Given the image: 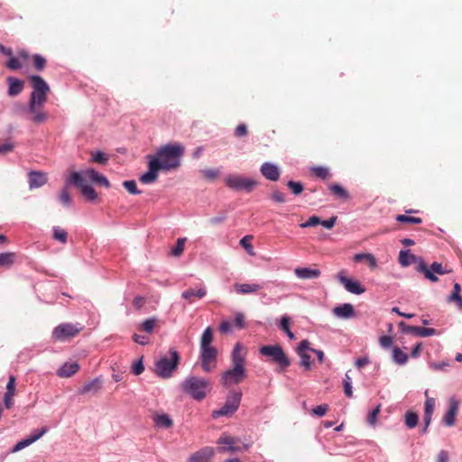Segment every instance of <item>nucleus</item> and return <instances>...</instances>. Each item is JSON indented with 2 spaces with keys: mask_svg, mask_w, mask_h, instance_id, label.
Returning a JSON list of instances; mask_svg holds the SVG:
<instances>
[{
  "mask_svg": "<svg viewBox=\"0 0 462 462\" xmlns=\"http://www.w3.org/2000/svg\"><path fill=\"white\" fill-rule=\"evenodd\" d=\"M183 152L184 148L179 143H169L161 147L156 157L150 160L148 171L140 177V181L143 184L152 183L157 180L160 170L169 171L177 168Z\"/></svg>",
  "mask_w": 462,
  "mask_h": 462,
  "instance_id": "obj_1",
  "label": "nucleus"
},
{
  "mask_svg": "<svg viewBox=\"0 0 462 462\" xmlns=\"http://www.w3.org/2000/svg\"><path fill=\"white\" fill-rule=\"evenodd\" d=\"M29 79L32 92L29 100L28 111L32 114L31 118L32 122L42 124L48 117L47 114L42 111V108L47 101L50 87L41 76L32 75L30 76Z\"/></svg>",
  "mask_w": 462,
  "mask_h": 462,
  "instance_id": "obj_2",
  "label": "nucleus"
},
{
  "mask_svg": "<svg viewBox=\"0 0 462 462\" xmlns=\"http://www.w3.org/2000/svg\"><path fill=\"white\" fill-rule=\"evenodd\" d=\"M180 385L184 393L198 402L204 400L211 390L209 382L204 377H187Z\"/></svg>",
  "mask_w": 462,
  "mask_h": 462,
  "instance_id": "obj_3",
  "label": "nucleus"
},
{
  "mask_svg": "<svg viewBox=\"0 0 462 462\" xmlns=\"http://www.w3.org/2000/svg\"><path fill=\"white\" fill-rule=\"evenodd\" d=\"M180 356L177 350L171 349L162 355L154 363V372L157 375H171L176 372Z\"/></svg>",
  "mask_w": 462,
  "mask_h": 462,
  "instance_id": "obj_4",
  "label": "nucleus"
},
{
  "mask_svg": "<svg viewBox=\"0 0 462 462\" xmlns=\"http://www.w3.org/2000/svg\"><path fill=\"white\" fill-rule=\"evenodd\" d=\"M241 399L242 391L240 389L229 391L225 404L221 408L214 410L211 417L215 420L220 417H231L238 410Z\"/></svg>",
  "mask_w": 462,
  "mask_h": 462,
  "instance_id": "obj_5",
  "label": "nucleus"
},
{
  "mask_svg": "<svg viewBox=\"0 0 462 462\" xmlns=\"http://www.w3.org/2000/svg\"><path fill=\"white\" fill-rule=\"evenodd\" d=\"M246 354V348L241 343H236L232 351V369L226 371L223 375H244Z\"/></svg>",
  "mask_w": 462,
  "mask_h": 462,
  "instance_id": "obj_6",
  "label": "nucleus"
},
{
  "mask_svg": "<svg viewBox=\"0 0 462 462\" xmlns=\"http://www.w3.org/2000/svg\"><path fill=\"white\" fill-rule=\"evenodd\" d=\"M260 354L264 356H269L271 360L278 365L282 369L290 365V360L283 352L282 348L278 345L263 346L260 348Z\"/></svg>",
  "mask_w": 462,
  "mask_h": 462,
  "instance_id": "obj_7",
  "label": "nucleus"
},
{
  "mask_svg": "<svg viewBox=\"0 0 462 462\" xmlns=\"http://www.w3.org/2000/svg\"><path fill=\"white\" fill-rule=\"evenodd\" d=\"M224 180L229 189L236 191L251 192L257 185L255 180L241 175H228Z\"/></svg>",
  "mask_w": 462,
  "mask_h": 462,
  "instance_id": "obj_8",
  "label": "nucleus"
},
{
  "mask_svg": "<svg viewBox=\"0 0 462 462\" xmlns=\"http://www.w3.org/2000/svg\"><path fill=\"white\" fill-rule=\"evenodd\" d=\"M217 349L200 348L199 365L203 373H212L217 367Z\"/></svg>",
  "mask_w": 462,
  "mask_h": 462,
  "instance_id": "obj_9",
  "label": "nucleus"
},
{
  "mask_svg": "<svg viewBox=\"0 0 462 462\" xmlns=\"http://www.w3.org/2000/svg\"><path fill=\"white\" fill-rule=\"evenodd\" d=\"M68 181L69 183H72L74 184L75 186H77L80 191H81V194L89 201H94L97 197V192L95 191V189H93V187H91L90 185H88L86 183V180L84 179V177L78 171H73Z\"/></svg>",
  "mask_w": 462,
  "mask_h": 462,
  "instance_id": "obj_10",
  "label": "nucleus"
},
{
  "mask_svg": "<svg viewBox=\"0 0 462 462\" xmlns=\"http://www.w3.org/2000/svg\"><path fill=\"white\" fill-rule=\"evenodd\" d=\"M82 328L71 323H62L56 327L52 332V337L58 341H67L76 337Z\"/></svg>",
  "mask_w": 462,
  "mask_h": 462,
  "instance_id": "obj_11",
  "label": "nucleus"
},
{
  "mask_svg": "<svg viewBox=\"0 0 462 462\" xmlns=\"http://www.w3.org/2000/svg\"><path fill=\"white\" fill-rule=\"evenodd\" d=\"M418 272L424 274L425 278L429 279L432 282H438V277L434 273L446 274L450 273V270H446L440 263L434 262L430 268L421 262L417 267Z\"/></svg>",
  "mask_w": 462,
  "mask_h": 462,
  "instance_id": "obj_12",
  "label": "nucleus"
},
{
  "mask_svg": "<svg viewBox=\"0 0 462 462\" xmlns=\"http://www.w3.org/2000/svg\"><path fill=\"white\" fill-rule=\"evenodd\" d=\"M337 279L345 289L353 294H362L365 291V287L358 281L352 280L346 276V271L342 270L337 273Z\"/></svg>",
  "mask_w": 462,
  "mask_h": 462,
  "instance_id": "obj_13",
  "label": "nucleus"
},
{
  "mask_svg": "<svg viewBox=\"0 0 462 462\" xmlns=\"http://www.w3.org/2000/svg\"><path fill=\"white\" fill-rule=\"evenodd\" d=\"M103 387V382L101 377H94L92 380L83 383L77 390V394L79 395H87V396H94L97 394Z\"/></svg>",
  "mask_w": 462,
  "mask_h": 462,
  "instance_id": "obj_14",
  "label": "nucleus"
},
{
  "mask_svg": "<svg viewBox=\"0 0 462 462\" xmlns=\"http://www.w3.org/2000/svg\"><path fill=\"white\" fill-rule=\"evenodd\" d=\"M310 350H313V348L310 346V342L306 339L302 340L297 347V354L300 356V366L304 368L305 372L310 369L311 361L309 354Z\"/></svg>",
  "mask_w": 462,
  "mask_h": 462,
  "instance_id": "obj_15",
  "label": "nucleus"
},
{
  "mask_svg": "<svg viewBox=\"0 0 462 462\" xmlns=\"http://www.w3.org/2000/svg\"><path fill=\"white\" fill-rule=\"evenodd\" d=\"M237 441L238 439H236L234 437L221 435L217 441L218 445H223L218 448L219 452H241L242 448L240 446L236 445Z\"/></svg>",
  "mask_w": 462,
  "mask_h": 462,
  "instance_id": "obj_16",
  "label": "nucleus"
},
{
  "mask_svg": "<svg viewBox=\"0 0 462 462\" xmlns=\"http://www.w3.org/2000/svg\"><path fill=\"white\" fill-rule=\"evenodd\" d=\"M403 333L415 334L420 337H430L437 334V330L431 328H422L406 325L403 321L399 323Z\"/></svg>",
  "mask_w": 462,
  "mask_h": 462,
  "instance_id": "obj_17",
  "label": "nucleus"
},
{
  "mask_svg": "<svg viewBox=\"0 0 462 462\" xmlns=\"http://www.w3.org/2000/svg\"><path fill=\"white\" fill-rule=\"evenodd\" d=\"M215 451L211 447H204L192 453L187 459V462H211Z\"/></svg>",
  "mask_w": 462,
  "mask_h": 462,
  "instance_id": "obj_18",
  "label": "nucleus"
},
{
  "mask_svg": "<svg viewBox=\"0 0 462 462\" xmlns=\"http://www.w3.org/2000/svg\"><path fill=\"white\" fill-rule=\"evenodd\" d=\"M458 401L455 397H451L449 399L448 410L443 417V423L446 426L451 427L455 424V418L458 408Z\"/></svg>",
  "mask_w": 462,
  "mask_h": 462,
  "instance_id": "obj_19",
  "label": "nucleus"
},
{
  "mask_svg": "<svg viewBox=\"0 0 462 462\" xmlns=\"http://www.w3.org/2000/svg\"><path fill=\"white\" fill-rule=\"evenodd\" d=\"M261 173L269 180L277 181L280 178V171L277 166L270 162H264L261 166Z\"/></svg>",
  "mask_w": 462,
  "mask_h": 462,
  "instance_id": "obj_20",
  "label": "nucleus"
},
{
  "mask_svg": "<svg viewBox=\"0 0 462 462\" xmlns=\"http://www.w3.org/2000/svg\"><path fill=\"white\" fill-rule=\"evenodd\" d=\"M15 382L16 377H8V382L5 385L6 392L4 395V403L7 409H10L14 404L12 397L15 394Z\"/></svg>",
  "mask_w": 462,
  "mask_h": 462,
  "instance_id": "obj_21",
  "label": "nucleus"
},
{
  "mask_svg": "<svg viewBox=\"0 0 462 462\" xmlns=\"http://www.w3.org/2000/svg\"><path fill=\"white\" fill-rule=\"evenodd\" d=\"M207 294L205 287L199 289L189 288L181 293V297L189 303H192L195 299H202Z\"/></svg>",
  "mask_w": 462,
  "mask_h": 462,
  "instance_id": "obj_22",
  "label": "nucleus"
},
{
  "mask_svg": "<svg viewBox=\"0 0 462 462\" xmlns=\"http://www.w3.org/2000/svg\"><path fill=\"white\" fill-rule=\"evenodd\" d=\"M47 182L46 174L41 171H31L29 173V187L31 189L43 186Z\"/></svg>",
  "mask_w": 462,
  "mask_h": 462,
  "instance_id": "obj_23",
  "label": "nucleus"
},
{
  "mask_svg": "<svg viewBox=\"0 0 462 462\" xmlns=\"http://www.w3.org/2000/svg\"><path fill=\"white\" fill-rule=\"evenodd\" d=\"M6 81L8 83V95L11 97H15L19 95L24 87V83L23 80L18 79L14 77H8L6 79Z\"/></svg>",
  "mask_w": 462,
  "mask_h": 462,
  "instance_id": "obj_24",
  "label": "nucleus"
},
{
  "mask_svg": "<svg viewBox=\"0 0 462 462\" xmlns=\"http://www.w3.org/2000/svg\"><path fill=\"white\" fill-rule=\"evenodd\" d=\"M233 288L237 294H251L257 292L262 287L257 283H235Z\"/></svg>",
  "mask_w": 462,
  "mask_h": 462,
  "instance_id": "obj_25",
  "label": "nucleus"
},
{
  "mask_svg": "<svg viewBox=\"0 0 462 462\" xmlns=\"http://www.w3.org/2000/svg\"><path fill=\"white\" fill-rule=\"evenodd\" d=\"M333 313L339 318L349 319L354 317V307L350 303H344L333 309Z\"/></svg>",
  "mask_w": 462,
  "mask_h": 462,
  "instance_id": "obj_26",
  "label": "nucleus"
},
{
  "mask_svg": "<svg viewBox=\"0 0 462 462\" xmlns=\"http://www.w3.org/2000/svg\"><path fill=\"white\" fill-rule=\"evenodd\" d=\"M294 273L298 278L303 280L315 279L320 275V271L319 269H310L307 267L296 268Z\"/></svg>",
  "mask_w": 462,
  "mask_h": 462,
  "instance_id": "obj_27",
  "label": "nucleus"
},
{
  "mask_svg": "<svg viewBox=\"0 0 462 462\" xmlns=\"http://www.w3.org/2000/svg\"><path fill=\"white\" fill-rule=\"evenodd\" d=\"M152 420L155 426L160 429H170L173 424L171 418L166 413L154 414Z\"/></svg>",
  "mask_w": 462,
  "mask_h": 462,
  "instance_id": "obj_28",
  "label": "nucleus"
},
{
  "mask_svg": "<svg viewBox=\"0 0 462 462\" xmlns=\"http://www.w3.org/2000/svg\"><path fill=\"white\" fill-rule=\"evenodd\" d=\"M79 371V365L77 362L65 363L59 370L58 375H73Z\"/></svg>",
  "mask_w": 462,
  "mask_h": 462,
  "instance_id": "obj_29",
  "label": "nucleus"
},
{
  "mask_svg": "<svg viewBox=\"0 0 462 462\" xmlns=\"http://www.w3.org/2000/svg\"><path fill=\"white\" fill-rule=\"evenodd\" d=\"M213 342V331L210 327H208L200 337L199 347L200 348H212L214 347L211 344Z\"/></svg>",
  "mask_w": 462,
  "mask_h": 462,
  "instance_id": "obj_30",
  "label": "nucleus"
},
{
  "mask_svg": "<svg viewBox=\"0 0 462 462\" xmlns=\"http://www.w3.org/2000/svg\"><path fill=\"white\" fill-rule=\"evenodd\" d=\"M434 408H435V399L427 397L425 404H424L423 420H426V422H428V423L431 422V417H432V413L434 411Z\"/></svg>",
  "mask_w": 462,
  "mask_h": 462,
  "instance_id": "obj_31",
  "label": "nucleus"
},
{
  "mask_svg": "<svg viewBox=\"0 0 462 462\" xmlns=\"http://www.w3.org/2000/svg\"><path fill=\"white\" fill-rule=\"evenodd\" d=\"M416 262V256L409 250H402L399 254V263L402 266H409Z\"/></svg>",
  "mask_w": 462,
  "mask_h": 462,
  "instance_id": "obj_32",
  "label": "nucleus"
},
{
  "mask_svg": "<svg viewBox=\"0 0 462 462\" xmlns=\"http://www.w3.org/2000/svg\"><path fill=\"white\" fill-rule=\"evenodd\" d=\"M329 190H330L331 194H333L334 196H336L338 199H341L344 200H346L349 199V193L340 184L330 185Z\"/></svg>",
  "mask_w": 462,
  "mask_h": 462,
  "instance_id": "obj_33",
  "label": "nucleus"
},
{
  "mask_svg": "<svg viewBox=\"0 0 462 462\" xmlns=\"http://www.w3.org/2000/svg\"><path fill=\"white\" fill-rule=\"evenodd\" d=\"M461 287L459 283L456 282L454 284L453 291L448 297L449 302H456L457 307L462 310V297L460 296Z\"/></svg>",
  "mask_w": 462,
  "mask_h": 462,
  "instance_id": "obj_34",
  "label": "nucleus"
},
{
  "mask_svg": "<svg viewBox=\"0 0 462 462\" xmlns=\"http://www.w3.org/2000/svg\"><path fill=\"white\" fill-rule=\"evenodd\" d=\"M381 406V403H378L367 415L366 422L372 428H374L377 424V417L380 413Z\"/></svg>",
  "mask_w": 462,
  "mask_h": 462,
  "instance_id": "obj_35",
  "label": "nucleus"
},
{
  "mask_svg": "<svg viewBox=\"0 0 462 462\" xmlns=\"http://www.w3.org/2000/svg\"><path fill=\"white\" fill-rule=\"evenodd\" d=\"M404 419L405 425L408 429H413L418 424L419 417L418 414L414 411H408L404 415Z\"/></svg>",
  "mask_w": 462,
  "mask_h": 462,
  "instance_id": "obj_36",
  "label": "nucleus"
},
{
  "mask_svg": "<svg viewBox=\"0 0 462 462\" xmlns=\"http://www.w3.org/2000/svg\"><path fill=\"white\" fill-rule=\"evenodd\" d=\"M393 358L395 363L403 365L408 360V356L399 347H394L393 350Z\"/></svg>",
  "mask_w": 462,
  "mask_h": 462,
  "instance_id": "obj_37",
  "label": "nucleus"
},
{
  "mask_svg": "<svg viewBox=\"0 0 462 462\" xmlns=\"http://www.w3.org/2000/svg\"><path fill=\"white\" fill-rule=\"evenodd\" d=\"M15 258L14 253H2L0 254V266L10 267Z\"/></svg>",
  "mask_w": 462,
  "mask_h": 462,
  "instance_id": "obj_38",
  "label": "nucleus"
},
{
  "mask_svg": "<svg viewBox=\"0 0 462 462\" xmlns=\"http://www.w3.org/2000/svg\"><path fill=\"white\" fill-rule=\"evenodd\" d=\"M53 239L60 242L61 244H66L68 240V233L64 229L54 226L53 227Z\"/></svg>",
  "mask_w": 462,
  "mask_h": 462,
  "instance_id": "obj_39",
  "label": "nucleus"
},
{
  "mask_svg": "<svg viewBox=\"0 0 462 462\" xmlns=\"http://www.w3.org/2000/svg\"><path fill=\"white\" fill-rule=\"evenodd\" d=\"M280 328L283 330L290 339H295V335L290 329V318L288 316H282L281 319Z\"/></svg>",
  "mask_w": 462,
  "mask_h": 462,
  "instance_id": "obj_40",
  "label": "nucleus"
},
{
  "mask_svg": "<svg viewBox=\"0 0 462 462\" xmlns=\"http://www.w3.org/2000/svg\"><path fill=\"white\" fill-rule=\"evenodd\" d=\"M311 171L314 173V175L317 178L321 179V180H327L330 176L329 170L328 168L322 167V166L313 167L311 169Z\"/></svg>",
  "mask_w": 462,
  "mask_h": 462,
  "instance_id": "obj_41",
  "label": "nucleus"
},
{
  "mask_svg": "<svg viewBox=\"0 0 462 462\" xmlns=\"http://www.w3.org/2000/svg\"><path fill=\"white\" fill-rule=\"evenodd\" d=\"M186 238H179L176 245L171 249V254L175 257H179L182 254L185 247Z\"/></svg>",
  "mask_w": 462,
  "mask_h": 462,
  "instance_id": "obj_42",
  "label": "nucleus"
},
{
  "mask_svg": "<svg viewBox=\"0 0 462 462\" xmlns=\"http://www.w3.org/2000/svg\"><path fill=\"white\" fill-rule=\"evenodd\" d=\"M33 66L38 71H42L46 66L47 60L46 59L40 55L34 54L32 56Z\"/></svg>",
  "mask_w": 462,
  "mask_h": 462,
  "instance_id": "obj_43",
  "label": "nucleus"
},
{
  "mask_svg": "<svg viewBox=\"0 0 462 462\" xmlns=\"http://www.w3.org/2000/svg\"><path fill=\"white\" fill-rule=\"evenodd\" d=\"M33 442L32 441V439H30V437H26L23 439H21L20 441H18L11 449V452L12 453H15V452H18L27 447H29L30 445H32Z\"/></svg>",
  "mask_w": 462,
  "mask_h": 462,
  "instance_id": "obj_44",
  "label": "nucleus"
},
{
  "mask_svg": "<svg viewBox=\"0 0 462 462\" xmlns=\"http://www.w3.org/2000/svg\"><path fill=\"white\" fill-rule=\"evenodd\" d=\"M252 239H253V236H249V235L245 236L240 240L239 244L241 246H243L246 250V252L250 255H254L255 253L254 251L252 244L250 243Z\"/></svg>",
  "mask_w": 462,
  "mask_h": 462,
  "instance_id": "obj_45",
  "label": "nucleus"
},
{
  "mask_svg": "<svg viewBox=\"0 0 462 462\" xmlns=\"http://www.w3.org/2000/svg\"><path fill=\"white\" fill-rule=\"evenodd\" d=\"M204 179L214 181L219 176L217 169H206L200 171Z\"/></svg>",
  "mask_w": 462,
  "mask_h": 462,
  "instance_id": "obj_46",
  "label": "nucleus"
},
{
  "mask_svg": "<svg viewBox=\"0 0 462 462\" xmlns=\"http://www.w3.org/2000/svg\"><path fill=\"white\" fill-rule=\"evenodd\" d=\"M396 220L401 223H408V224L422 223V219L420 217H410V216H405V215H398L396 217Z\"/></svg>",
  "mask_w": 462,
  "mask_h": 462,
  "instance_id": "obj_47",
  "label": "nucleus"
},
{
  "mask_svg": "<svg viewBox=\"0 0 462 462\" xmlns=\"http://www.w3.org/2000/svg\"><path fill=\"white\" fill-rule=\"evenodd\" d=\"M123 186L130 194L138 195L142 192L137 189L136 182L134 180H125L123 182Z\"/></svg>",
  "mask_w": 462,
  "mask_h": 462,
  "instance_id": "obj_48",
  "label": "nucleus"
},
{
  "mask_svg": "<svg viewBox=\"0 0 462 462\" xmlns=\"http://www.w3.org/2000/svg\"><path fill=\"white\" fill-rule=\"evenodd\" d=\"M287 186L294 195H300L303 191V185L301 182L289 180L287 182Z\"/></svg>",
  "mask_w": 462,
  "mask_h": 462,
  "instance_id": "obj_49",
  "label": "nucleus"
},
{
  "mask_svg": "<svg viewBox=\"0 0 462 462\" xmlns=\"http://www.w3.org/2000/svg\"><path fill=\"white\" fill-rule=\"evenodd\" d=\"M91 154H92L91 161L93 162H97V163H99V164H106L107 162V161H108L107 156L104 152H102L100 151H97L96 152H92Z\"/></svg>",
  "mask_w": 462,
  "mask_h": 462,
  "instance_id": "obj_50",
  "label": "nucleus"
},
{
  "mask_svg": "<svg viewBox=\"0 0 462 462\" xmlns=\"http://www.w3.org/2000/svg\"><path fill=\"white\" fill-rule=\"evenodd\" d=\"M49 429L48 427L44 426L42 429L34 430L30 435V439L34 443L38 439H40L44 434L48 432Z\"/></svg>",
  "mask_w": 462,
  "mask_h": 462,
  "instance_id": "obj_51",
  "label": "nucleus"
},
{
  "mask_svg": "<svg viewBox=\"0 0 462 462\" xmlns=\"http://www.w3.org/2000/svg\"><path fill=\"white\" fill-rule=\"evenodd\" d=\"M156 319H147L141 324V329L147 333H152L155 327Z\"/></svg>",
  "mask_w": 462,
  "mask_h": 462,
  "instance_id": "obj_52",
  "label": "nucleus"
},
{
  "mask_svg": "<svg viewBox=\"0 0 462 462\" xmlns=\"http://www.w3.org/2000/svg\"><path fill=\"white\" fill-rule=\"evenodd\" d=\"M352 377H345L343 380L344 393L347 398L353 397Z\"/></svg>",
  "mask_w": 462,
  "mask_h": 462,
  "instance_id": "obj_53",
  "label": "nucleus"
},
{
  "mask_svg": "<svg viewBox=\"0 0 462 462\" xmlns=\"http://www.w3.org/2000/svg\"><path fill=\"white\" fill-rule=\"evenodd\" d=\"M320 223H321V220L319 217L311 216L306 222L301 223L300 225V226L302 228H306V227H310V226H316L318 225H320Z\"/></svg>",
  "mask_w": 462,
  "mask_h": 462,
  "instance_id": "obj_54",
  "label": "nucleus"
},
{
  "mask_svg": "<svg viewBox=\"0 0 462 462\" xmlns=\"http://www.w3.org/2000/svg\"><path fill=\"white\" fill-rule=\"evenodd\" d=\"M6 67L12 70H16L22 68V63L18 58L11 56L6 62Z\"/></svg>",
  "mask_w": 462,
  "mask_h": 462,
  "instance_id": "obj_55",
  "label": "nucleus"
},
{
  "mask_svg": "<svg viewBox=\"0 0 462 462\" xmlns=\"http://www.w3.org/2000/svg\"><path fill=\"white\" fill-rule=\"evenodd\" d=\"M60 200L64 206H70L72 199L67 188H64L60 195Z\"/></svg>",
  "mask_w": 462,
  "mask_h": 462,
  "instance_id": "obj_56",
  "label": "nucleus"
},
{
  "mask_svg": "<svg viewBox=\"0 0 462 462\" xmlns=\"http://www.w3.org/2000/svg\"><path fill=\"white\" fill-rule=\"evenodd\" d=\"M144 371V365L142 362V359L138 360L137 362H134L131 365V373L138 375L141 374Z\"/></svg>",
  "mask_w": 462,
  "mask_h": 462,
  "instance_id": "obj_57",
  "label": "nucleus"
},
{
  "mask_svg": "<svg viewBox=\"0 0 462 462\" xmlns=\"http://www.w3.org/2000/svg\"><path fill=\"white\" fill-rule=\"evenodd\" d=\"M328 409L327 404H320L312 409V413L318 417H322L327 413Z\"/></svg>",
  "mask_w": 462,
  "mask_h": 462,
  "instance_id": "obj_58",
  "label": "nucleus"
},
{
  "mask_svg": "<svg viewBox=\"0 0 462 462\" xmlns=\"http://www.w3.org/2000/svg\"><path fill=\"white\" fill-rule=\"evenodd\" d=\"M244 377H222V384L229 386L230 384H238Z\"/></svg>",
  "mask_w": 462,
  "mask_h": 462,
  "instance_id": "obj_59",
  "label": "nucleus"
},
{
  "mask_svg": "<svg viewBox=\"0 0 462 462\" xmlns=\"http://www.w3.org/2000/svg\"><path fill=\"white\" fill-rule=\"evenodd\" d=\"M247 133H248L247 126L245 124H241V125H237L236 128L235 129V135L236 137L245 136L247 134Z\"/></svg>",
  "mask_w": 462,
  "mask_h": 462,
  "instance_id": "obj_60",
  "label": "nucleus"
},
{
  "mask_svg": "<svg viewBox=\"0 0 462 462\" xmlns=\"http://www.w3.org/2000/svg\"><path fill=\"white\" fill-rule=\"evenodd\" d=\"M271 198L274 201V202H277V203H283L285 202V197H284V194L279 190H273L272 195H271Z\"/></svg>",
  "mask_w": 462,
  "mask_h": 462,
  "instance_id": "obj_61",
  "label": "nucleus"
},
{
  "mask_svg": "<svg viewBox=\"0 0 462 462\" xmlns=\"http://www.w3.org/2000/svg\"><path fill=\"white\" fill-rule=\"evenodd\" d=\"M14 148V144L11 142H6L3 144H0V154H6L12 152Z\"/></svg>",
  "mask_w": 462,
  "mask_h": 462,
  "instance_id": "obj_62",
  "label": "nucleus"
},
{
  "mask_svg": "<svg viewBox=\"0 0 462 462\" xmlns=\"http://www.w3.org/2000/svg\"><path fill=\"white\" fill-rule=\"evenodd\" d=\"M234 325L238 328H245V316L242 313H236L235 319H234Z\"/></svg>",
  "mask_w": 462,
  "mask_h": 462,
  "instance_id": "obj_63",
  "label": "nucleus"
},
{
  "mask_svg": "<svg viewBox=\"0 0 462 462\" xmlns=\"http://www.w3.org/2000/svg\"><path fill=\"white\" fill-rule=\"evenodd\" d=\"M100 173L97 172V171H95L94 169H88L87 171H85L83 172V175L86 177V178H88L90 180H92L93 182L96 181V180L97 179L98 175Z\"/></svg>",
  "mask_w": 462,
  "mask_h": 462,
  "instance_id": "obj_64",
  "label": "nucleus"
}]
</instances>
